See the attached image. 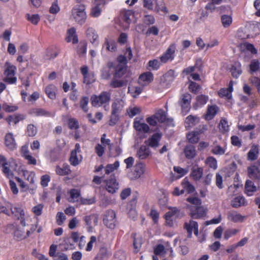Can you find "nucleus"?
<instances>
[{"label":"nucleus","mask_w":260,"mask_h":260,"mask_svg":"<svg viewBox=\"0 0 260 260\" xmlns=\"http://www.w3.org/2000/svg\"><path fill=\"white\" fill-rule=\"evenodd\" d=\"M111 99V92L104 91L99 95H93L92 96L91 98V102L93 107H100L102 105H108Z\"/></svg>","instance_id":"f257e3e1"},{"label":"nucleus","mask_w":260,"mask_h":260,"mask_svg":"<svg viewBox=\"0 0 260 260\" xmlns=\"http://www.w3.org/2000/svg\"><path fill=\"white\" fill-rule=\"evenodd\" d=\"M71 17L77 23L81 25L84 23L87 18L85 5H79L73 8Z\"/></svg>","instance_id":"f03ea898"},{"label":"nucleus","mask_w":260,"mask_h":260,"mask_svg":"<svg viewBox=\"0 0 260 260\" xmlns=\"http://www.w3.org/2000/svg\"><path fill=\"white\" fill-rule=\"evenodd\" d=\"M169 209L165 214L166 222L167 225L172 226L176 219L181 218L183 214L180 209L176 207H169Z\"/></svg>","instance_id":"7ed1b4c3"},{"label":"nucleus","mask_w":260,"mask_h":260,"mask_svg":"<svg viewBox=\"0 0 260 260\" xmlns=\"http://www.w3.org/2000/svg\"><path fill=\"white\" fill-rule=\"evenodd\" d=\"M5 67L6 68L4 72L5 77L4 81L10 84H15L17 81V78L15 77L16 67L7 62Z\"/></svg>","instance_id":"20e7f679"},{"label":"nucleus","mask_w":260,"mask_h":260,"mask_svg":"<svg viewBox=\"0 0 260 260\" xmlns=\"http://www.w3.org/2000/svg\"><path fill=\"white\" fill-rule=\"evenodd\" d=\"M191 99V94L188 93L183 94L180 98L179 105L181 107L182 113L183 115H186L190 110Z\"/></svg>","instance_id":"39448f33"},{"label":"nucleus","mask_w":260,"mask_h":260,"mask_svg":"<svg viewBox=\"0 0 260 260\" xmlns=\"http://www.w3.org/2000/svg\"><path fill=\"white\" fill-rule=\"evenodd\" d=\"M245 32L247 33L243 39L254 38L260 34V23L256 22L247 25L245 28Z\"/></svg>","instance_id":"423d86ee"},{"label":"nucleus","mask_w":260,"mask_h":260,"mask_svg":"<svg viewBox=\"0 0 260 260\" xmlns=\"http://www.w3.org/2000/svg\"><path fill=\"white\" fill-rule=\"evenodd\" d=\"M176 49L175 44L171 45L166 51L160 57V62L165 63L168 61H172L174 59Z\"/></svg>","instance_id":"0eeeda50"},{"label":"nucleus","mask_w":260,"mask_h":260,"mask_svg":"<svg viewBox=\"0 0 260 260\" xmlns=\"http://www.w3.org/2000/svg\"><path fill=\"white\" fill-rule=\"evenodd\" d=\"M104 6V0H95V3L90 11V16L93 18L99 17L102 14Z\"/></svg>","instance_id":"6e6552de"},{"label":"nucleus","mask_w":260,"mask_h":260,"mask_svg":"<svg viewBox=\"0 0 260 260\" xmlns=\"http://www.w3.org/2000/svg\"><path fill=\"white\" fill-rule=\"evenodd\" d=\"M116 214L113 210L106 212L103 221L104 224L108 228L114 229L115 226Z\"/></svg>","instance_id":"1a4fd4ad"},{"label":"nucleus","mask_w":260,"mask_h":260,"mask_svg":"<svg viewBox=\"0 0 260 260\" xmlns=\"http://www.w3.org/2000/svg\"><path fill=\"white\" fill-rule=\"evenodd\" d=\"M133 126L136 131L142 133H147L150 131L149 126L144 122L143 118H136Z\"/></svg>","instance_id":"9d476101"},{"label":"nucleus","mask_w":260,"mask_h":260,"mask_svg":"<svg viewBox=\"0 0 260 260\" xmlns=\"http://www.w3.org/2000/svg\"><path fill=\"white\" fill-rule=\"evenodd\" d=\"M86 35L92 45L94 46L99 45V35L93 28L91 27L87 28L86 31Z\"/></svg>","instance_id":"9b49d317"},{"label":"nucleus","mask_w":260,"mask_h":260,"mask_svg":"<svg viewBox=\"0 0 260 260\" xmlns=\"http://www.w3.org/2000/svg\"><path fill=\"white\" fill-rule=\"evenodd\" d=\"M5 145L6 147L11 151L15 150L17 145L14 135L12 133H8L5 136Z\"/></svg>","instance_id":"f8f14e48"},{"label":"nucleus","mask_w":260,"mask_h":260,"mask_svg":"<svg viewBox=\"0 0 260 260\" xmlns=\"http://www.w3.org/2000/svg\"><path fill=\"white\" fill-rule=\"evenodd\" d=\"M114 66L113 62H108L101 71V77L103 79L108 80L110 78L113 71Z\"/></svg>","instance_id":"ddd939ff"},{"label":"nucleus","mask_w":260,"mask_h":260,"mask_svg":"<svg viewBox=\"0 0 260 260\" xmlns=\"http://www.w3.org/2000/svg\"><path fill=\"white\" fill-rule=\"evenodd\" d=\"M153 80V75L152 73L147 72L141 74L138 80V82L142 86H146L150 83Z\"/></svg>","instance_id":"4468645a"},{"label":"nucleus","mask_w":260,"mask_h":260,"mask_svg":"<svg viewBox=\"0 0 260 260\" xmlns=\"http://www.w3.org/2000/svg\"><path fill=\"white\" fill-rule=\"evenodd\" d=\"M25 118V116L23 114H17L11 115L6 118V120L10 125H16L19 122Z\"/></svg>","instance_id":"2eb2a0df"},{"label":"nucleus","mask_w":260,"mask_h":260,"mask_svg":"<svg viewBox=\"0 0 260 260\" xmlns=\"http://www.w3.org/2000/svg\"><path fill=\"white\" fill-rule=\"evenodd\" d=\"M119 188L118 183L114 177H111L107 180L106 183V190L111 193H114Z\"/></svg>","instance_id":"dca6fc26"},{"label":"nucleus","mask_w":260,"mask_h":260,"mask_svg":"<svg viewBox=\"0 0 260 260\" xmlns=\"http://www.w3.org/2000/svg\"><path fill=\"white\" fill-rule=\"evenodd\" d=\"M185 229L187 230L188 234V237L191 236L192 231H193L194 234L198 236V225L197 222L190 220L189 222H186L184 224Z\"/></svg>","instance_id":"f3484780"},{"label":"nucleus","mask_w":260,"mask_h":260,"mask_svg":"<svg viewBox=\"0 0 260 260\" xmlns=\"http://www.w3.org/2000/svg\"><path fill=\"white\" fill-rule=\"evenodd\" d=\"M125 105L124 101L120 99L115 101L112 105V115L117 116V114L123 108Z\"/></svg>","instance_id":"a211bd4d"},{"label":"nucleus","mask_w":260,"mask_h":260,"mask_svg":"<svg viewBox=\"0 0 260 260\" xmlns=\"http://www.w3.org/2000/svg\"><path fill=\"white\" fill-rule=\"evenodd\" d=\"M120 15L123 20L126 23V28H128V25L132 21V18L134 17L133 11L129 10H123L121 11Z\"/></svg>","instance_id":"6ab92c4d"},{"label":"nucleus","mask_w":260,"mask_h":260,"mask_svg":"<svg viewBox=\"0 0 260 260\" xmlns=\"http://www.w3.org/2000/svg\"><path fill=\"white\" fill-rule=\"evenodd\" d=\"M248 175L249 178L258 180L260 179V171L256 166H251L247 169Z\"/></svg>","instance_id":"aec40b11"},{"label":"nucleus","mask_w":260,"mask_h":260,"mask_svg":"<svg viewBox=\"0 0 260 260\" xmlns=\"http://www.w3.org/2000/svg\"><path fill=\"white\" fill-rule=\"evenodd\" d=\"M161 138V135L160 133L154 134L147 140L148 144L153 148H157L159 145V142Z\"/></svg>","instance_id":"412c9836"},{"label":"nucleus","mask_w":260,"mask_h":260,"mask_svg":"<svg viewBox=\"0 0 260 260\" xmlns=\"http://www.w3.org/2000/svg\"><path fill=\"white\" fill-rule=\"evenodd\" d=\"M150 149L146 146H141L137 152V156L140 159H146L150 154Z\"/></svg>","instance_id":"4be33fe9"},{"label":"nucleus","mask_w":260,"mask_h":260,"mask_svg":"<svg viewBox=\"0 0 260 260\" xmlns=\"http://www.w3.org/2000/svg\"><path fill=\"white\" fill-rule=\"evenodd\" d=\"M203 169L198 166H193L191 169L190 177L196 181L200 180L202 177Z\"/></svg>","instance_id":"5701e85b"},{"label":"nucleus","mask_w":260,"mask_h":260,"mask_svg":"<svg viewBox=\"0 0 260 260\" xmlns=\"http://www.w3.org/2000/svg\"><path fill=\"white\" fill-rule=\"evenodd\" d=\"M233 90V82L231 81L229 85V87L228 88H221L218 91V94L221 98L230 99L232 97V92Z\"/></svg>","instance_id":"b1692460"},{"label":"nucleus","mask_w":260,"mask_h":260,"mask_svg":"<svg viewBox=\"0 0 260 260\" xmlns=\"http://www.w3.org/2000/svg\"><path fill=\"white\" fill-rule=\"evenodd\" d=\"M194 209H191L190 214L192 218H200L205 215V211L201 205L198 206Z\"/></svg>","instance_id":"393cba45"},{"label":"nucleus","mask_w":260,"mask_h":260,"mask_svg":"<svg viewBox=\"0 0 260 260\" xmlns=\"http://www.w3.org/2000/svg\"><path fill=\"white\" fill-rule=\"evenodd\" d=\"M257 190L256 186L253 182L249 180H247L245 184V192L248 196H251L253 193Z\"/></svg>","instance_id":"a878e982"},{"label":"nucleus","mask_w":260,"mask_h":260,"mask_svg":"<svg viewBox=\"0 0 260 260\" xmlns=\"http://www.w3.org/2000/svg\"><path fill=\"white\" fill-rule=\"evenodd\" d=\"M244 218V216L236 211H232L228 213V219L234 222H242Z\"/></svg>","instance_id":"bb28decb"},{"label":"nucleus","mask_w":260,"mask_h":260,"mask_svg":"<svg viewBox=\"0 0 260 260\" xmlns=\"http://www.w3.org/2000/svg\"><path fill=\"white\" fill-rule=\"evenodd\" d=\"M184 153L186 158L193 159L197 154L195 146L191 145H187L184 149Z\"/></svg>","instance_id":"cd10ccee"},{"label":"nucleus","mask_w":260,"mask_h":260,"mask_svg":"<svg viewBox=\"0 0 260 260\" xmlns=\"http://www.w3.org/2000/svg\"><path fill=\"white\" fill-rule=\"evenodd\" d=\"M247 205V202L243 196H238L234 198L231 201V205L234 208H238Z\"/></svg>","instance_id":"c85d7f7f"},{"label":"nucleus","mask_w":260,"mask_h":260,"mask_svg":"<svg viewBox=\"0 0 260 260\" xmlns=\"http://www.w3.org/2000/svg\"><path fill=\"white\" fill-rule=\"evenodd\" d=\"M200 122V118L197 116H193L190 115L188 116L185 121V127L190 128L196 124H198Z\"/></svg>","instance_id":"c756f323"},{"label":"nucleus","mask_w":260,"mask_h":260,"mask_svg":"<svg viewBox=\"0 0 260 260\" xmlns=\"http://www.w3.org/2000/svg\"><path fill=\"white\" fill-rule=\"evenodd\" d=\"M118 77H115L114 76L113 78L109 83L110 87L114 88H120L123 86H126L127 81L124 80H119Z\"/></svg>","instance_id":"7c9ffc66"},{"label":"nucleus","mask_w":260,"mask_h":260,"mask_svg":"<svg viewBox=\"0 0 260 260\" xmlns=\"http://www.w3.org/2000/svg\"><path fill=\"white\" fill-rule=\"evenodd\" d=\"M186 201L190 204V205H187L186 206L188 208L193 209L192 208H194L197 206L201 205V200L198 197H190L186 199Z\"/></svg>","instance_id":"2f4dec72"},{"label":"nucleus","mask_w":260,"mask_h":260,"mask_svg":"<svg viewBox=\"0 0 260 260\" xmlns=\"http://www.w3.org/2000/svg\"><path fill=\"white\" fill-rule=\"evenodd\" d=\"M67 41L68 42H72L73 44H76L78 42L75 28L72 27L68 30Z\"/></svg>","instance_id":"473e14b6"},{"label":"nucleus","mask_w":260,"mask_h":260,"mask_svg":"<svg viewBox=\"0 0 260 260\" xmlns=\"http://www.w3.org/2000/svg\"><path fill=\"white\" fill-rule=\"evenodd\" d=\"M70 195V198L69 199V201L72 203H80L81 198H80V191L76 189H72L69 192Z\"/></svg>","instance_id":"72a5a7b5"},{"label":"nucleus","mask_w":260,"mask_h":260,"mask_svg":"<svg viewBox=\"0 0 260 260\" xmlns=\"http://www.w3.org/2000/svg\"><path fill=\"white\" fill-rule=\"evenodd\" d=\"M200 133L197 131H192L188 133L186 137L189 142L194 144L197 143L200 139Z\"/></svg>","instance_id":"f704fd0d"},{"label":"nucleus","mask_w":260,"mask_h":260,"mask_svg":"<svg viewBox=\"0 0 260 260\" xmlns=\"http://www.w3.org/2000/svg\"><path fill=\"white\" fill-rule=\"evenodd\" d=\"M78 153L76 151H72L71 153L70 161L71 164L74 166L78 165L82 159L81 155H78Z\"/></svg>","instance_id":"c9c22d12"},{"label":"nucleus","mask_w":260,"mask_h":260,"mask_svg":"<svg viewBox=\"0 0 260 260\" xmlns=\"http://www.w3.org/2000/svg\"><path fill=\"white\" fill-rule=\"evenodd\" d=\"M146 166L142 162H138L135 166V176L136 178H140L145 172Z\"/></svg>","instance_id":"e433bc0d"},{"label":"nucleus","mask_w":260,"mask_h":260,"mask_svg":"<svg viewBox=\"0 0 260 260\" xmlns=\"http://www.w3.org/2000/svg\"><path fill=\"white\" fill-rule=\"evenodd\" d=\"M196 100V103L193 105V108L195 109L206 104L208 101V96L205 95H200L197 96Z\"/></svg>","instance_id":"4c0bfd02"},{"label":"nucleus","mask_w":260,"mask_h":260,"mask_svg":"<svg viewBox=\"0 0 260 260\" xmlns=\"http://www.w3.org/2000/svg\"><path fill=\"white\" fill-rule=\"evenodd\" d=\"M218 111V108L216 106H208L205 118L206 120H209L212 119L216 114Z\"/></svg>","instance_id":"58836bf2"},{"label":"nucleus","mask_w":260,"mask_h":260,"mask_svg":"<svg viewBox=\"0 0 260 260\" xmlns=\"http://www.w3.org/2000/svg\"><path fill=\"white\" fill-rule=\"evenodd\" d=\"M32 113L37 116L50 117L52 116L51 112L42 108H36L32 110Z\"/></svg>","instance_id":"ea45409f"},{"label":"nucleus","mask_w":260,"mask_h":260,"mask_svg":"<svg viewBox=\"0 0 260 260\" xmlns=\"http://www.w3.org/2000/svg\"><path fill=\"white\" fill-rule=\"evenodd\" d=\"M56 173L60 176H64L69 174L71 173L70 167L68 165H63L62 168L59 166L56 167Z\"/></svg>","instance_id":"a19ab883"},{"label":"nucleus","mask_w":260,"mask_h":260,"mask_svg":"<svg viewBox=\"0 0 260 260\" xmlns=\"http://www.w3.org/2000/svg\"><path fill=\"white\" fill-rule=\"evenodd\" d=\"M142 111L140 107L136 106H131L127 109V113L129 117H133L140 114Z\"/></svg>","instance_id":"79ce46f5"},{"label":"nucleus","mask_w":260,"mask_h":260,"mask_svg":"<svg viewBox=\"0 0 260 260\" xmlns=\"http://www.w3.org/2000/svg\"><path fill=\"white\" fill-rule=\"evenodd\" d=\"M177 76V74L175 73V71L170 70L164 75L163 77L166 82L170 83L174 81Z\"/></svg>","instance_id":"37998d69"},{"label":"nucleus","mask_w":260,"mask_h":260,"mask_svg":"<svg viewBox=\"0 0 260 260\" xmlns=\"http://www.w3.org/2000/svg\"><path fill=\"white\" fill-rule=\"evenodd\" d=\"M11 212L17 219H22L25 216L24 210L21 207H13L11 208Z\"/></svg>","instance_id":"c03bdc74"},{"label":"nucleus","mask_w":260,"mask_h":260,"mask_svg":"<svg viewBox=\"0 0 260 260\" xmlns=\"http://www.w3.org/2000/svg\"><path fill=\"white\" fill-rule=\"evenodd\" d=\"M45 92L48 96L51 99H54L56 97V87L54 85L50 84L45 88Z\"/></svg>","instance_id":"a18cd8bd"},{"label":"nucleus","mask_w":260,"mask_h":260,"mask_svg":"<svg viewBox=\"0 0 260 260\" xmlns=\"http://www.w3.org/2000/svg\"><path fill=\"white\" fill-rule=\"evenodd\" d=\"M142 90L141 87L136 86L130 85L128 88V93H130L134 98H136L139 95Z\"/></svg>","instance_id":"49530a36"},{"label":"nucleus","mask_w":260,"mask_h":260,"mask_svg":"<svg viewBox=\"0 0 260 260\" xmlns=\"http://www.w3.org/2000/svg\"><path fill=\"white\" fill-rule=\"evenodd\" d=\"M221 21L223 26L224 28H227L232 23V17L230 14L229 15H223L221 17Z\"/></svg>","instance_id":"de8ad7c7"},{"label":"nucleus","mask_w":260,"mask_h":260,"mask_svg":"<svg viewBox=\"0 0 260 260\" xmlns=\"http://www.w3.org/2000/svg\"><path fill=\"white\" fill-rule=\"evenodd\" d=\"M225 151L226 148L225 147H221L219 145L214 146L211 150L213 154L216 155H222L225 153Z\"/></svg>","instance_id":"09e8293b"},{"label":"nucleus","mask_w":260,"mask_h":260,"mask_svg":"<svg viewBox=\"0 0 260 260\" xmlns=\"http://www.w3.org/2000/svg\"><path fill=\"white\" fill-rule=\"evenodd\" d=\"M106 49L111 52H114L116 50V43L112 39H106L105 42Z\"/></svg>","instance_id":"8fccbe9b"},{"label":"nucleus","mask_w":260,"mask_h":260,"mask_svg":"<svg viewBox=\"0 0 260 260\" xmlns=\"http://www.w3.org/2000/svg\"><path fill=\"white\" fill-rule=\"evenodd\" d=\"M258 153V148L257 146H252L248 153L247 156L249 160H255L257 157Z\"/></svg>","instance_id":"3c124183"},{"label":"nucleus","mask_w":260,"mask_h":260,"mask_svg":"<svg viewBox=\"0 0 260 260\" xmlns=\"http://www.w3.org/2000/svg\"><path fill=\"white\" fill-rule=\"evenodd\" d=\"M157 121L159 122H164L167 119L166 112L162 109L158 110L154 114Z\"/></svg>","instance_id":"603ef678"},{"label":"nucleus","mask_w":260,"mask_h":260,"mask_svg":"<svg viewBox=\"0 0 260 260\" xmlns=\"http://www.w3.org/2000/svg\"><path fill=\"white\" fill-rule=\"evenodd\" d=\"M205 164L209 168H210L213 170H216L217 168V160L213 156L208 157L205 160Z\"/></svg>","instance_id":"864d4df0"},{"label":"nucleus","mask_w":260,"mask_h":260,"mask_svg":"<svg viewBox=\"0 0 260 260\" xmlns=\"http://www.w3.org/2000/svg\"><path fill=\"white\" fill-rule=\"evenodd\" d=\"M119 167V161H116L113 164H108L105 167V174H109Z\"/></svg>","instance_id":"5fc2aeb1"},{"label":"nucleus","mask_w":260,"mask_h":260,"mask_svg":"<svg viewBox=\"0 0 260 260\" xmlns=\"http://www.w3.org/2000/svg\"><path fill=\"white\" fill-rule=\"evenodd\" d=\"M182 189H184V192L186 191L188 193H190L195 190L194 187L188 181L184 180L182 183Z\"/></svg>","instance_id":"6e6d98bb"},{"label":"nucleus","mask_w":260,"mask_h":260,"mask_svg":"<svg viewBox=\"0 0 260 260\" xmlns=\"http://www.w3.org/2000/svg\"><path fill=\"white\" fill-rule=\"evenodd\" d=\"M126 70V66L118 65L115 69L114 76L115 77L121 78L123 75H124Z\"/></svg>","instance_id":"4d7b16f0"},{"label":"nucleus","mask_w":260,"mask_h":260,"mask_svg":"<svg viewBox=\"0 0 260 260\" xmlns=\"http://www.w3.org/2000/svg\"><path fill=\"white\" fill-rule=\"evenodd\" d=\"M89 99L87 96H83L80 101V106L82 110L86 113L88 111Z\"/></svg>","instance_id":"13d9d810"},{"label":"nucleus","mask_w":260,"mask_h":260,"mask_svg":"<svg viewBox=\"0 0 260 260\" xmlns=\"http://www.w3.org/2000/svg\"><path fill=\"white\" fill-rule=\"evenodd\" d=\"M23 175L25 179L29 181L30 183L33 184L34 183V178L36 176V174L34 172L25 171L23 172Z\"/></svg>","instance_id":"bf43d9fd"},{"label":"nucleus","mask_w":260,"mask_h":260,"mask_svg":"<svg viewBox=\"0 0 260 260\" xmlns=\"http://www.w3.org/2000/svg\"><path fill=\"white\" fill-rule=\"evenodd\" d=\"M260 63L258 60L256 59H253L251 60L249 65L250 72L252 73L258 71L260 69Z\"/></svg>","instance_id":"052dcab7"},{"label":"nucleus","mask_w":260,"mask_h":260,"mask_svg":"<svg viewBox=\"0 0 260 260\" xmlns=\"http://www.w3.org/2000/svg\"><path fill=\"white\" fill-rule=\"evenodd\" d=\"M2 108L6 112H13L18 109V107L17 105H9L5 103L2 105Z\"/></svg>","instance_id":"680f3d73"},{"label":"nucleus","mask_w":260,"mask_h":260,"mask_svg":"<svg viewBox=\"0 0 260 260\" xmlns=\"http://www.w3.org/2000/svg\"><path fill=\"white\" fill-rule=\"evenodd\" d=\"M26 18L34 25H37L40 20V17L38 14H27L26 15Z\"/></svg>","instance_id":"e2e57ef3"},{"label":"nucleus","mask_w":260,"mask_h":260,"mask_svg":"<svg viewBox=\"0 0 260 260\" xmlns=\"http://www.w3.org/2000/svg\"><path fill=\"white\" fill-rule=\"evenodd\" d=\"M37 128L34 124H28L27 126L26 134L29 137H34L37 133Z\"/></svg>","instance_id":"0e129e2a"},{"label":"nucleus","mask_w":260,"mask_h":260,"mask_svg":"<svg viewBox=\"0 0 260 260\" xmlns=\"http://www.w3.org/2000/svg\"><path fill=\"white\" fill-rule=\"evenodd\" d=\"M84 83L86 84H90L94 82L95 80L94 74L92 72H90L87 75L83 76Z\"/></svg>","instance_id":"69168bd1"},{"label":"nucleus","mask_w":260,"mask_h":260,"mask_svg":"<svg viewBox=\"0 0 260 260\" xmlns=\"http://www.w3.org/2000/svg\"><path fill=\"white\" fill-rule=\"evenodd\" d=\"M43 208V204H39L32 208L31 211L36 216H39L42 214Z\"/></svg>","instance_id":"338daca9"},{"label":"nucleus","mask_w":260,"mask_h":260,"mask_svg":"<svg viewBox=\"0 0 260 260\" xmlns=\"http://www.w3.org/2000/svg\"><path fill=\"white\" fill-rule=\"evenodd\" d=\"M68 125L69 128L72 129H78L79 127L78 121L76 119L73 118L69 119Z\"/></svg>","instance_id":"774afa93"}]
</instances>
